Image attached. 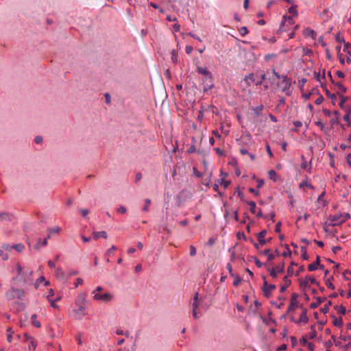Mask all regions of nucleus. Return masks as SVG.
I'll return each mask as SVG.
<instances>
[{
    "instance_id": "1",
    "label": "nucleus",
    "mask_w": 351,
    "mask_h": 351,
    "mask_svg": "<svg viewBox=\"0 0 351 351\" xmlns=\"http://www.w3.org/2000/svg\"><path fill=\"white\" fill-rule=\"evenodd\" d=\"M86 304V294H79L74 304L69 309V315L75 319H82L87 314Z\"/></svg>"
},
{
    "instance_id": "2",
    "label": "nucleus",
    "mask_w": 351,
    "mask_h": 351,
    "mask_svg": "<svg viewBox=\"0 0 351 351\" xmlns=\"http://www.w3.org/2000/svg\"><path fill=\"white\" fill-rule=\"evenodd\" d=\"M273 74L278 80L282 78L281 82L278 83V86L281 88L282 91L289 94V88L291 86V80L287 75L280 76L275 70H273Z\"/></svg>"
},
{
    "instance_id": "3",
    "label": "nucleus",
    "mask_w": 351,
    "mask_h": 351,
    "mask_svg": "<svg viewBox=\"0 0 351 351\" xmlns=\"http://www.w3.org/2000/svg\"><path fill=\"white\" fill-rule=\"evenodd\" d=\"M93 298L95 301H101L102 302L108 303L111 302L114 298V295L108 291L104 293L95 292Z\"/></svg>"
},
{
    "instance_id": "4",
    "label": "nucleus",
    "mask_w": 351,
    "mask_h": 351,
    "mask_svg": "<svg viewBox=\"0 0 351 351\" xmlns=\"http://www.w3.org/2000/svg\"><path fill=\"white\" fill-rule=\"evenodd\" d=\"M191 306L192 308L193 317L195 319H197L199 316L197 315V308L199 306V301H198V293H195L193 297L192 302H191Z\"/></svg>"
},
{
    "instance_id": "5",
    "label": "nucleus",
    "mask_w": 351,
    "mask_h": 351,
    "mask_svg": "<svg viewBox=\"0 0 351 351\" xmlns=\"http://www.w3.org/2000/svg\"><path fill=\"white\" fill-rule=\"evenodd\" d=\"M263 279L265 280V277L263 276ZM276 287L275 285H268L267 281H264L263 287L262 288L264 295L267 298H269L271 294V291L276 289Z\"/></svg>"
},
{
    "instance_id": "6",
    "label": "nucleus",
    "mask_w": 351,
    "mask_h": 351,
    "mask_svg": "<svg viewBox=\"0 0 351 351\" xmlns=\"http://www.w3.org/2000/svg\"><path fill=\"white\" fill-rule=\"evenodd\" d=\"M330 221V225L335 226H338L343 223V219H342L341 214H335L333 215H330L328 218Z\"/></svg>"
},
{
    "instance_id": "7",
    "label": "nucleus",
    "mask_w": 351,
    "mask_h": 351,
    "mask_svg": "<svg viewBox=\"0 0 351 351\" xmlns=\"http://www.w3.org/2000/svg\"><path fill=\"white\" fill-rule=\"evenodd\" d=\"M298 294L293 293L291 295V298L290 300V304L288 308V312H293L295 308L298 307Z\"/></svg>"
},
{
    "instance_id": "8",
    "label": "nucleus",
    "mask_w": 351,
    "mask_h": 351,
    "mask_svg": "<svg viewBox=\"0 0 351 351\" xmlns=\"http://www.w3.org/2000/svg\"><path fill=\"white\" fill-rule=\"evenodd\" d=\"M247 204L250 207V211L252 213L256 215L258 217H261L263 216L261 209L257 208L256 203L254 202L250 201Z\"/></svg>"
},
{
    "instance_id": "9",
    "label": "nucleus",
    "mask_w": 351,
    "mask_h": 351,
    "mask_svg": "<svg viewBox=\"0 0 351 351\" xmlns=\"http://www.w3.org/2000/svg\"><path fill=\"white\" fill-rule=\"evenodd\" d=\"M309 283L313 284V285L316 284L317 280L313 276H306V278L304 280H300V287L302 288H305V287H308Z\"/></svg>"
},
{
    "instance_id": "10",
    "label": "nucleus",
    "mask_w": 351,
    "mask_h": 351,
    "mask_svg": "<svg viewBox=\"0 0 351 351\" xmlns=\"http://www.w3.org/2000/svg\"><path fill=\"white\" fill-rule=\"evenodd\" d=\"M287 22L289 25H293L294 23V20L293 19V16H283V21L281 22V25L279 29V31L282 32L285 31V29H283V26L285 25V23Z\"/></svg>"
},
{
    "instance_id": "11",
    "label": "nucleus",
    "mask_w": 351,
    "mask_h": 351,
    "mask_svg": "<svg viewBox=\"0 0 351 351\" xmlns=\"http://www.w3.org/2000/svg\"><path fill=\"white\" fill-rule=\"evenodd\" d=\"M266 234L267 231L265 230H262L257 234L258 241L261 245H265L267 243V241L265 239Z\"/></svg>"
},
{
    "instance_id": "12",
    "label": "nucleus",
    "mask_w": 351,
    "mask_h": 351,
    "mask_svg": "<svg viewBox=\"0 0 351 351\" xmlns=\"http://www.w3.org/2000/svg\"><path fill=\"white\" fill-rule=\"evenodd\" d=\"M319 261L320 258L319 256H317L316 261L313 262V263L308 265V269L310 271H315L317 269L318 266L319 265Z\"/></svg>"
},
{
    "instance_id": "13",
    "label": "nucleus",
    "mask_w": 351,
    "mask_h": 351,
    "mask_svg": "<svg viewBox=\"0 0 351 351\" xmlns=\"http://www.w3.org/2000/svg\"><path fill=\"white\" fill-rule=\"evenodd\" d=\"M283 280L285 285L281 286L280 287V291L281 293L285 292L287 287L290 286V285L291 284V280L288 278V276H285Z\"/></svg>"
},
{
    "instance_id": "14",
    "label": "nucleus",
    "mask_w": 351,
    "mask_h": 351,
    "mask_svg": "<svg viewBox=\"0 0 351 351\" xmlns=\"http://www.w3.org/2000/svg\"><path fill=\"white\" fill-rule=\"evenodd\" d=\"M99 237H103L104 239H106L107 238V233L105 231L94 232L93 233V239L97 240Z\"/></svg>"
},
{
    "instance_id": "15",
    "label": "nucleus",
    "mask_w": 351,
    "mask_h": 351,
    "mask_svg": "<svg viewBox=\"0 0 351 351\" xmlns=\"http://www.w3.org/2000/svg\"><path fill=\"white\" fill-rule=\"evenodd\" d=\"M308 321V317L307 316V311L306 309L303 310L302 313L300 315V320L298 322H303L304 324L307 323Z\"/></svg>"
},
{
    "instance_id": "16",
    "label": "nucleus",
    "mask_w": 351,
    "mask_h": 351,
    "mask_svg": "<svg viewBox=\"0 0 351 351\" xmlns=\"http://www.w3.org/2000/svg\"><path fill=\"white\" fill-rule=\"evenodd\" d=\"M245 82L248 86L251 85L252 83L255 82L254 75L253 73H250L248 75L245 76Z\"/></svg>"
},
{
    "instance_id": "17",
    "label": "nucleus",
    "mask_w": 351,
    "mask_h": 351,
    "mask_svg": "<svg viewBox=\"0 0 351 351\" xmlns=\"http://www.w3.org/2000/svg\"><path fill=\"white\" fill-rule=\"evenodd\" d=\"M304 34L306 36H310L313 39H315L317 36V33L314 30H313L310 28H306L304 29Z\"/></svg>"
},
{
    "instance_id": "18",
    "label": "nucleus",
    "mask_w": 351,
    "mask_h": 351,
    "mask_svg": "<svg viewBox=\"0 0 351 351\" xmlns=\"http://www.w3.org/2000/svg\"><path fill=\"white\" fill-rule=\"evenodd\" d=\"M15 298L22 299L25 295V292L21 289H14Z\"/></svg>"
},
{
    "instance_id": "19",
    "label": "nucleus",
    "mask_w": 351,
    "mask_h": 351,
    "mask_svg": "<svg viewBox=\"0 0 351 351\" xmlns=\"http://www.w3.org/2000/svg\"><path fill=\"white\" fill-rule=\"evenodd\" d=\"M55 274L57 278L63 280L64 278V273L63 270L60 267L56 268L55 271Z\"/></svg>"
},
{
    "instance_id": "20",
    "label": "nucleus",
    "mask_w": 351,
    "mask_h": 351,
    "mask_svg": "<svg viewBox=\"0 0 351 351\" xmlns=\"http://www.w3.org/2000/svg\"><path fill=\"white\" fill-rule=\"evenodd\" d=\"M197 71L205 76H210V73L206 67L197 66Z\"/></svg>"
},
{
    "instance_id": "21",
    "label": "nucleus",
    "mask_w": 351,
    "mask_h": 351,
    "mask_svg": "<svg viewBox=\"0 0 351 351\" xmlns=\"http://www.w3.org/2000/svg\"><path fill=\"white\" fill-rule=\"evenodd\" d=\"M262 254L267 256L268 261H272L274 259V255L271 253L269 249H266L262 252Z\"/></svg>"
},
{
    "instance_id": "22",
    "label": "nucleus",
    "mask_w": 351,
    "mask_h": 351,
    "mask_svg": "<svg viewBox=\"0 0 351 351\" xmlns=\"http://www.w3.org/2000/svg\"><path fill=\"white\" fill-rule=\"evenodd\" d=\"M36 319H37V315L36 314H34L32 315L31 319L32 322V324L36 328H40L41 326V324H40V322H38Z\"/></svg>"
},
{
    "instance_id": "23",
    "label": "nucleus",
    "mask_w": 351,
    "mask_h": 351,
    "mask_svg": "<svg viewBox=\"0 0 351 351\" xmlns=\"http://www.w3.org/2000/svg\"><path fill=\"white\" fill-rule=\"evenodd\" d=\"M14 292H15L14 288H12L11 290L8 291L5 295L7 299L9 300H12L14 299L15 298Z\"/></svg>"
},
{
    "instance_id": "24",
    "label": "nucleus",
    "mask_w": 351,
    "mask_h": 351,
    "mask_svg": "<svg viewBox=\"0 0 351 351\" xmlns=\"http://www.w3.org/2000/svg\"><path fill=\"white\" fill-rule=\"evenodd\" d=\"M12 248H14L15 250H16L19 252H21L25 249V246L21 243L15 244L12 246Z\"/></svg>"
},
{
    "instance_id": "25",
    "label": "nucleus",
    "mask_w": 351,
    "mask_h": 351,
    "mask_svg": "<svg viewBox=\"0 0 351 351\" xmlns=\"http://www.w3.org/2000/svg\"><path fill=\"white\" fill-rule=\"evenodd\" d=\"M334 326L341 327L343 325V321L341 318L335 317L332 322Z\"/></svg>"
},
{
    "instance_id": "26",
    "label": "nucleus",
    "mask_w": 351,
    "mask_h": 351,
    "mask_svg": "<svg viewBox=\"0 0 351 351\" xmlns=\"http://www.w3.org/2000/svg\"><path fill=\"white\" fill-rule=\"evenodd\" d=\"M289 12L293 16H296L298 15V10L296 5H292L289 8Z\"/></svg>"
},
{
    "instance_id": "27",
    "label": "nucleus",
    "mask_w": 351,
    "mask_h": 351,
    "mask_svg": "<svg viewBox=\"0 0 351 351\" xmlns=\"http://www.w3.org/2000/svg\"><path fill=\"white\" fill-rule=\"evenodd\" d=\"M304 186L308 187L310 189H313V186L311 185V184L308 180H303L300 184V188H302Z\"/></svg>"
},
{
    "instance_id": "28",
    "label": "nucleus",
    "mask_w": 351,
    "mask_h": 351,
    "mask_svg": "<svg viewBox=\"0 0 351 351\" xmlns=\"http://www.w3.org/2000/svg\"><path fill=\"white\" fill-rule=\"evenodd\" d=\"M151 204V199H146L145 200V206L143 208V212H147L149 210V206Z\"/></svg>"
},
{
    "instance_id": "29",
    "label": "nucleus",
    "mask_w": 351,
    "mask_h": 351,
    "mask_svg": "<svg viewBox=\"0 0 351 351\" xmlns=\"http://www.w3.org/2000/svg\"><path fill=\"white\" fill-rule=\"evenodd\" d=\"M263 106L260 105V106L253 108V111L256 116H259L261 114V112L263 110Z\"/></svg>"
},
{
    "instance_id": "30",
    "label": "nucleus",
    "mask_w": 351,
    "mask_h": 351,
    "mask_svg": "<svg viewBox=\"0 0 351 351\" xmlns=\"http://www.w3.org/2000/svg\"><path fill=\"white\" fill-rule=\"evenodd\" d=\"M317 337V332L315 330V328L313 326L311 328V331L308 335V337L311 339H313Z\"/></svg>"
},
{
    "instance_id": "31",
    "label": "nucleus",
    "mask_w": 351,
    "mask_h": 351,
    "mask_svg": "<svg viewBox=\"0 0 351 351\" xmlns=\"http://www.w3.org/2000/svg\"><path fill=\"white\" fill-rule=\"evenodd\" d=\"M234 280L233 281V285L237 287L241 282V278L238 275H234L232 276Z\"/></svg>"
},
{
    "instance_id": "32",
    "label": "nucleus",
    "mask_w": 351,
    "mask_h": 351,
    "mask_svg": "<svg viewBox=\"0 0 351 351\" xmlns=\"http://www.w3.org/2000/svg\"><path fill=\"white\" fill-rule=\"evenodd\" d=\"M217 182H219L220 184H223L224 189H226L230 184V181L224 180L223 178L218 180Z\"/></svg>"
},
{
    "instance_id": "33",
    "label": "nucleus",
    "mask_w": 351,
    "mask_h": 351,
    "mask_svg": "<svg viewBox=\"0 0 351 351\" xmlns=\"http://www.w3.org/2000/svg\"><path fill=\"white\" fill-rule=\"evenodd\" d=\"M51 234H58L61 231V228L59 226L51 228L49 230Z\"/></svg>"
},
{
    "instance_id": "34",
    "label": "nucleus",
    "mask_w": 351,
    "mask_h": 351,
    "mask_svg": "<svg viewBox=\"0 0 351 351\" xmlns=\"http://www.w3.org/2000/svg\"><path fill=\"white\" fill-rule=\"evenodd\" d=\"M239 34H241V36H245L246 34H248V29L246 27H241L239 30Z\"/></svg>"
},
{
    "instance_id": "35",
    "label": "nucleus",
    "mask_w": 351,
    "mask_h": 351,
    "mask_svg": "<svg viewBox=\"0 0 351 351\" xmlns=\"http://www.w3.org/2000/svg\"><path fill=\"white\" fill-rule=\"evenodd\" d=\"M336 86L341 93H345L346 92V88L341 83L338 82L336 84Z\"/></svg>"
},
{
    "instance_id": "36",
    "label": "nucleus",
    "mask_w": 351,
    "mask_h": 351,
    "mask_svg": "<svg viewBox=\"0 0 351 351\" xmlns=\"http://www.w3.org/2000/svg\"><path fill=\"white\" fill-rule=\"evenodd\" d=\"M339 95L341 97V101H340V103H339V106H340V107L341 108H343V104L347 101L348 97H344V96H343L341 94H339Z\"/></svg>"
},
{
    "instance_id": "37",
    "label": "nucleus",
    "mask_w": 351,
    "mask_h": 351,
    "mask_svg": "<svg viewBox=\"0 0 351 351\" xmlns=\"http://www.w3.org/2000/svg\"><path fill=\"white\" fill-rule=\"evenodd\" d=\"M335 40L340 43H345V39L341 36L340 33L336 35Z\"/></svg>"
},
{
    "instance_id": "38",
    "label": "nucleus",
    "mask_w": 351,
    "mask_h": 351,
    "mask_svg": "<svg viewBox=\"0 0 351 351\" xmlns=\"http://www.w3.org/2000/svg\"><path fill=\"white\" fill-rule=\"evenodd\" d=\"M273 269H276V271L278 274H282L284 272V264L282 265H278L276 267H274Z\"/></svg>"
},
{
    "instance_id": "39",
    "label": "nucleus",
    "mask_w": 351,
    "mask_h": 351,
    "mask_svg": "<svg viewBox=\"0 0 351 351\" xmlns=\"http://www.w3.org/2000/svg\"><path fill=\"white\" fill-rule=\"evenodd\" d=\"M268 174L270 179L276 180V173L274 170H269Z\"/></svg>"
},
{
    "instance_id": "40",
    "label": "nucleus",
    "mask_w": 351,
    "mask_h": 351,
    "mask_svg": "<svg viewBox=\"0 0 351 351\" xmlns=\"http://www.w3.org/2000/svg\"><path fill=\"white\" fill-rule=\"evenodd\" d=\"M268 271L269 272V275L272 278H276L277 277L278 273L276 271V269L271 268V269H269Z\"/></svg>"
},
{
    "instance_id": "41",
    "label": "nucleus",
    "mask_w": 351,
    "mask_h": 351,
    "mask_svg": "<svg viewBox=\"0 0 351 351\" xmlns=\"http://www.w3.org/2000/svg\"><path fill=\"white\" fill-rule=\"evenodd\" d=\"M326 94L328 96V97L331 99L332 101H335L336 100L337 97H336V95L334 93H330L328 90H326Z\"/></svg>"
},
{
    "instance_id": "42",
    "label": "nucleus",
    "mask_w": 351,
    "mask_h": 351,
    "mask_svg": "<svg viewBox=\"0 0 351 351\" xmlns=\"http://www.w3.org/2000/svg\"><path fill=\"white\" fill-rule=\"evenodd\" d=\"M265 77H266V75H265V73L262 74V75H261V79H260V80H258V81H257V82H256V86H260V85H261V84H263V80H265Z\"/></svg>"
},
{
    "instance_id": "43",
    "label": "nucleus",
    "mask_w": 351,
    "mask_h": 351,
    "mask_svg": "<svg viewBox=\"0 0 351 351\" xmlns=\"http://www.w3.org/2000/svg\"><path fill=\"white\" fill-rule=\"evenodd\" d=\"M226 269L228 270V272L231 276H234L235 274L232 272V267L230 263H228L226 265Z\"/></svg>"
},
{
    "instance_id": "44",
    "label": "nucleus",
    "mask_w": 351,
    "mask_h": 351,
    "mask_svg": "<svg viewBox=\"0 0 351 351\" xmlns=\"http://www.w3.org/2000/svg\"><path fill=\"white\" fill-rule=\"evenodd\" d=\"M79 212L83 217H86L89 213V210L88 209L80 208Z\"/></svg>"
},
{
    "instance_id": "45",
    "label": "nucleus",
    "mask_w": 351,
    "mask_h": 351,
    "mask_svg": "<svg viewBox=\"0 0 351 351\" xmlns=\"http://www.w3.org/2000/svg\"><path fill=\"white\" fill-rule=\"evenodd\" d=\"M324 99V97L322 95H319L318 98L315 101V104L316 105H319L323 102Z\"/></svg>"
},
{
    "instance_id": "46",
    "label": "nucleus",
    "mask_w": 351,
    "mask_h": 351,
    "mask_svg": "<svg viewBox=\"0 0 351 351\" xmlns=\"http://www.w3.org/2000/svg\"><path fill=\"white\" fill-rule=\"evenodd\" d=\"M302 162L301 164V168L304 169L307 167V162L304 156H302Z\"/></svg>"
},
{
    "instance_id": "47",
    "label": "nucleus",
    "mask_w": 351,
    "mask_h": 351,
    "mask_svg": "<svg viewBox=\"0 0 351 351\" xmlns=\"http://www.w3.org/2000/svg\"><path fill=\"white\" fill-rule=\"evenodd\" d=\"M190 256H193L196 254V248L193 245H191L190 247Z\"/></svg>"
},
{
    "instance_id": "48",
    "label": "nucleus",
    "mask_w": 351,
    "mask_h": 351,
    "mask_svg": "<svg viewBox=\"0 0 351 351\" xmlns=\"http://www.w3.org/2000/svg\"><path fill=\"white\" fill-rule=\"evenodd\" d=\"M103 291H104V288L102 287H100V286L97 287V288L94 291H92L93 296L95 295V292L102 293Z\"/></svg>"
},
{
    "instance_id": "49",
    "label": "nucleus",
    "mask_w": 351,
    "mask_h": 351,
    "mask_svg": "<svg viewBox=\"0 0 351 351\" xmlns=\"http://www.w3.org/2000/svg\"><path fill=\"white\" fill-rule=\"evenodd\" d=\"M16 270L19 276H21L23 274V268L19 263L16 265Z\"/></svg>"
},
{
    "instance_id": "50",
    "label": "nucleus",
    "mask_w": 351,
    "mask_h": 351,
    "mask_svg": "<svg viewBox=\"0 0 351 351\" xmlns=\"http://www.w3.org/2000/svg\"><path fill=\"white\" fill-rule=\"evenodd\" d=\"M322 302L321 300H318L317 302H313L310 304V307L313 309L316 308L319 304Z\"/></svg>"
},
{
    "instance_id": "51",
    "label": "nucleus",
    "mask_w": 351,
    "mask_h": 351,
    "mask_svg": "<svg viewBox=\"0 0 351 351\" xmlns=\"http://www.w3.org/2000/svg\"><path fill=\"white\" fill-rule=\"evenodd\" d=\"M343 120L348 123V125H350L351 123L349 113L343 116Z\"/></svg>"
},
{
    "instance_id": "52",
    "label": "nucleus",
    "mask_w": 351,
    "mask_h": 351,
    "mask_svg": "<svg viewBox=\"0 0 351 351\" xmlns=\"http://www.w3.org/2000/svg\"><path fill=\"white\" fill-rule=\"evenodd\" d=\"M127 211V209L125 206H120L118 209H117V212L119 213H122V214H125Z\"/></svg>"
},
{
    "instance_id": "53",
    "label": "nucleus",
    "mask_w": 351,
    "mask_h": 351,
    "mask_svg": "<svg viewBox=\"0 0 351 351\" xmlns=\"http://www.w3.org/2000/svg\"><path fill=\"white\" fill-rule=\"evenodd\" d=\"M308 342L307 341V336H305V337H303L301 339H300V343L302 345V346H306L307 345Z\"/></svg>"
},
{
    "instance_id": "54",
    "label": "nucleus",
    "mask_w": 351,
    "mask_h": 351,
    "mask_svg": "<svg viewBox=\"0 0 351 351\" xmlns=\"http://www.w3.org/2000/svg\"><path fill=\"white\" fill-rule=\"evenodd\" d=\"M117 250V247L114 245H112L110 248H109L107 251V254L108 255L113 254L114 252Z\"/></svg>"
},
{
    "instance_id": "55",
    "label": "nucleus",
    "mask_w": 351,
    "mask_h": 351,
    "mask_svg": "<svg viewBox=\"0 0 351 351\" xmlns=\"http://www.w3.org/2000/svg\"><path fill=\"white\" fill-rule=\"evenodd\" d=\"M288 197L289 198L290 201H289V203L291 206L293 205L294 204V199H293V195L291 193H289L288 194Z\"/></svg>"
},
{
    "instance_id": "56",
    "label": "nucleus",
    "mask_w": 351,
    "mask_h": 351,
    "mask_svg": "<svg viewBox=\"0 0 351 351\" xmlns=\"http://www.w3.org/2000/svg\"><path fill=\"white\" fill-rule=\"evenodd\" d=\"M306 346L310 351H314V349H315L314 343L309 342L307 343Z\"/></svg>"
},
{
    "instance_id": "57",
    "label": "nucleus",
    "mask_w": 351,
    "mask_h": 351,
    "mask_svg": "<svg viewBox=\"0 0 351 351\" xmlns=\"http://www.w3.org/2000/svg\"><path fill=\"white\" fill-rule=\"evenodd\" d=\"M339 313H340L341 314L344 315V314L346 313V307H345V306H342V305H341V306H339Z\"/></svg>"
},
{
    "instance_id": "58",
    "label": "nucleus",
    "mask_w": 351,
    "mask_h": 351,
    "mask_svg": "<svg viewBox=\"0 0 351 351\" xmlns=\"http://www.w3.org/2000/svg\"><path fill=\"white\" fill-rule=\"evenodd\" d=\"M193 51V47L191 46H186L185 51L187 54H190Z\"/></svg>"
},
{
    "instance_id": "59",
    "label": "nucleus",
    "mask_w": 351,
    "mask_h": 351,
    "mask_svg": "<svg viewBox=\"0 0 351 351\" xmlns=\"http://www.w3.org/2000/svg\"><path fill=\"white\" fill-rule=\"evenodd\" d=\"M166 19L169 21H176L177 20L175 16H172L171 15L167 16Z\"/></svg>"
},
{
    "instance_id": "60",
    "label": "nucleus",
    "mask_w": 351,
    "mask_h": 351,
    "mask_svg": "<svg viewBox=\"0 0 351 351\" xmlns=\"http://www.w3.org/2000/svg\"><path fill=\"white\" fill-rule=\"evenodd\" d=\"M116 334L118 335H125L126 336L128 335V333H124L123 330H122L121 329H117L116 330Z\"/></svg>"
},
{
    "instance_id": "61",
    "label": "nucleus",
    "mask_w": 351,
    "mask_h": 351,
    "mask_svg": "<svg viewBox=\"0 0 351 351\" xmlns=\"http://www.w3.org/2000/svg\"><path fill=\"white\" fill-rule=\"evenodd\" d=\"M34 141L36 143H42L43 141V137L40 136H37L35 139H34Z\"/></svg>"
},
{
    "instance_id": "62",
    "label": "nucleus",
    "mask_w": 351,
    "mask_h": 351,
    "mask_svg": "<svg viewBox=\"0 0 351 351\" xmlns=\"http://www.w3.org/2000/svg\"><path fill=\"white\" fill-rule=\"evenodd\" d=\"M105 99H106V102L107 104H110V95L109 93H106L105 94Z\"/></svg>"
},
{
    "instance_id": "63",
    "label": "nucleus",
    "mask_w": 351,
    "mask_h": 351,
    "mask_svg": "<svg viewBox=\"0 0 351 351\" xmlns=\"http://www.w3.org/2000/svg\"><path fill=\"white\" fill-rule=\"evenodd\" d=\"M281 223L280 222H278L276 223V228H275V231L277 232H280V226H281Z\"/></svg>"
},
{
    "instance_id": "64",
    "label": "nucleus",
    "mask_w": 351,
    "mask_h": 351,
    "mask_svg": "<svg viewBox=\"0 0 351 351\" xmlns=\"http://www.w3.org/2000/svg\"><path fill=\"white\" fill-rule=\"evenodd\" d=\"M347 162L350 166H351V154H348L346 157Z\"/></svg>"
}]
</instances>
